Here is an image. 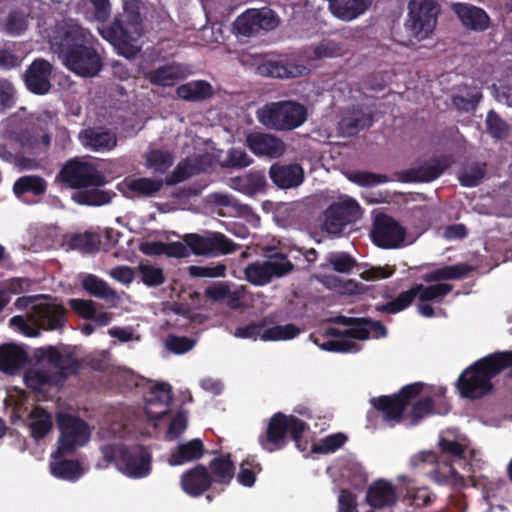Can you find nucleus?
Here are the masks:
<instances>
[{"label":"nucleus","instance_id":"13d9d810","mask_svg":"<svg viewBox=\"0 0 512 512\" xmlns=\"http://www.w3.org/2000/svg\"><path fill=\"white\" fill-rule=\"evenodd\" d=\"M138 272L141 281L148 287H157L165 282L163 269L151 264H139Z\"/></svg>","mask_w":512,"mask_h":512},{"label":"nucleus","instance_id":"6ab92c4d","mask_svg":"<svg viewBox=\"0 0 512 512\" xmlns=\"http://www.w3.org/2000/svg\"><path fill=\"white\" fill-rule=\"evenodd\" d=\"M248 148L257 156L280 158L286 152V144L279 137L268 133H252L246 139Z\"/></svg>","mask_w":512,"mask_h":512},{"label":"nucleus","instance_id":"052dcab7","mask_svg":"<svg viewBox=\"0 0 512 512\" xmlns=\"http://www.w3.org/2000/svg\"><path fill=\"white\" fill-rule=\"evenodd\" d=\"M26 386L34 391H42L52 384V376L41 369L28 370L24 375Z\"/></svg>","mask_w":512,"mask_h":512},{"label":"nucleus","instance_id":"4468645a","mask_svg":"<svg viewBox=\"0 0 512 512\" xmlns=\"http://www.w3.org/2000/svg\"><path fill=\"white\" fill-rule=\"evenodd\" d=\"M188 250L195 255L229 254L237 250V245L222 233L202 236L197 233L186 234L183 238Z\"/></svg>","mask_w":512,"mask_h":512},{"label":"nucleus","instance_id":"423d86ee","mask_svg":"<svg viewBox=\"0 0 512 512\" xmlns=\"http://www.w3.org/2000/svg\"><path fill=\"white\" fill-rule=\"evenodd\" d=\"M56 181L77 191L83 188L100 187L106 183L104 175L94 164L79 158L66 161L57 174Z\"/></svg>","mask_w":512,"mask_h":512},{"label":"nucleus","instance_id":"e2e57ef3","mask_svg":"<svg viewBox=\"0 0 512 512\" xmlns=\"http://www.w3.org/2000/svg\"><path fill=\"white\" fill-rule=\"evenodd\" d=\"M187 415L184 411L177 412L171 419L165 435V439L172 441L180 437L187 429Z\"/></svg>","mask_w":512,"mask_h":512},{"label":"nucleus","instance_id":"f03ea898","mask_svg":"<svg viewBox=\"0 0 512 512\" xmlns=\"http://www.w3.org/2000/svg\"><path fill=\"white\" fill-rule=\"evenodd\" d=\"M100 451L106 466L114 464L120 472L130 478L140 479L151 473L152 455L144 445L113 443L103 445Z\"/></svg>","mask_w":512,"mask_h":512},{"label":"nucleus","instance_id":"0eeeda50","mask_svg":"<svg viewBox=\"0 0 512 512\" xmlns=\"http://www.w3.org/2000/svg\"><path fill=\"white\" fill-rule=\"evenodd\" d=\"M58 427L60 436L57 441V450L52 453L53 459L72 455L90 439L89 426L79 417L62 414L58 417Z\"/></svg>","mask_w":512,"mask_h":512},{"label":"nucleus","instance_id":"b1692460","mask_svg":"<svg viewBox=\"0 0 512 512\" xmlns=\"http://www.w3.org/2000/svg\"><path fill=\"white\" fill-rule=\"evenodd\" d=\"M450 411V405L445 398L438 402L431 396L417 399L407 414L412 426L418 425L423 419L438 414L446 415Z\"/></svg>","mask_w":512,"mask_h":512},{"label":"nucleus","instance_id":"6e6d98bb","mask_svg":"<svg viewBox=\"0 0 512 512\" xmlns=\"http://www.w3.org/2000/svg\"><path fill=\"white\" fill-rule=\"evenodd\" d=\"M70 246L72 249L83 253H95L99 250V237L91 232L75 234L71 237Z\"/></svg>","mask_w":512,"mask_h":512},{"label":"nucleus","instance_id":"7ed1b4c3","mask_svg":"<svg viewBox=\"0 0 512 512\" xmlns=\"http://www.w3.org/2000/svg\"><path fill=\"white\" fill-rule=\"evenodd\" d=\"M258 121L267 129L287 132L304 124L308 117L305 105L293 101L282 100L266 103L256 112Z\"/></svg>","mask_w":512,"mask_h":512},{"label":"nucleus","instance_id":"ddd939ff","mask_svg":"<svg viewBox=\"0 0 512 512\" xmlns=\"http://www.w3.org/2000/svg\"><path fill=\"white\" fill-rule=\"evenodd\" d=\"M279 24L277 14L268 7L261 9H248L239 15L234 28L238 34L251 37L260 34L261 31H271Z\"/></svg>","mask_w":512,"mask_h":512},{"label":"nucleus","instance_id":"9d476101","mask_svg":"<svg viewBox=\"0 0 512 512\" xmlns=\"http://www.w3.org/2000/svg\"><path fill=\"white\" fill-rule=\"evenodd\" d=\"M93 35L74 20H64L57 23L50 36L51 49L64 60L70 51L86 44Z\"/></svg>","mask_w":512,"mask_h":512},{"label":"nucleus","instance_id":"9b49d317","mask_svg":"<svg viewBox=\"0 0 512 512\" xmlns=\"http://www.w3.org/2000/svg\"><path fill=\"white\" fill-rule=\"evenodd\" d=\"M438 13L439 5L435 0H411L405 26L412 36L425 39L434 31Z\"/></svg>","mask_w":512,"mask_h":512},{"label":"nucleus","instance_id":"a878e982","mask_svg":"<svg viewBox=\"0 0 512 512\" xmlns=\"http://www.w3.org/2000/svg\"><path fill=\"white\" fill-rule=\"evenodd\" d=\"M186 76V67L177 62H170L144 73L147 81L161 87H171Z\"/></svg>","mask_w":512,"mask_h":512},{"label":"nucleus","instance_id":"3c124183","mask_svg":"<svg viewBox=\"0 0 512 512\" xmlns=\"http://www.w3.org/2000/svg\"><path fill=\"white\" fill-rule=\"evenodd\" d=\"M300 334V328L293 323L267 328L261 335L263 341L290 340Z\"/></svg>","mask_w":512,"mask_h":512},{"label":"nucleus","instance_id":"c03bdc74","mask_svg":"<svg viewBox=\"0 0 512 512\" xmlns=\"http://www.w3.org/2000/svg\"><path fill=\"white\" fill-rule=\"evenodd\" d=\"M486 172V163L472 162L460 171L458 175L459 183L463 187H476L484 179Z\"/></svg>","mask_w":512,"mask_h":512},{"label":"nucleus","instance_id":"de8ad7c7","mask_svg":"<svg viewBox=\"0 0 512 512\" xmlns=\"http://www.w3.org/2000/svg\"><path fill=\"white\" fill-rule=\"evenodd\" d=\"M261 470V465L255 457H246L240 464L236 477L238 483L244 487H252L255 484L257 473L261 472Z\"/></svg>","mask_w":512,"mask_h":512},{"label":"nucleus","instance_id":"473e14b6","mask_svg":"<svg viewBox=\"0 0 512 512\" xmlns=\"http://www.w3.org/2000/svg\"><path fill=\"white\" fill-rule=\"evenodd\" d=\"M82 143L93 151H106L113 149L117 144L114 133L104 128H88L81 133Z\"/></svg>","mask_w":512,"mask_h":512},{"label":"nucleus","instance_id":"79ce46f5","mask_svg":"<svg viewBox=\"0 0 512 512\" xmlns=\"http://www.w3.org/2000/svg\"><path fill=\"white\" fill-rule=\"evenodd\" d=\"M50 469L53 476L68 481H75L82 474L81 465L77 460L54 459L50 463Z\"/></svg>","mask_w":512,"mask_h":512},{"label":"nucleus","instance_id":"bb28decb","mask_svg":"<svg viewBox=\"0 0 512 512\" xmlns=\"http://www.w3.org/2000/svg\"><path fill=\"white\" fill-rule=\"evenodd\" d=\"M419 458L424 463H436V467L430 472L431 478L434 482L440 485H457L463 481L456 469L449 463L438 462V456L435 452H422Z\"/></svg>","mask_w":512,"mask_h":512},{"label":"nucleus","instance_id":"1a4fd4ad","mask_svg":"<svg viewBox=\"0 0 512 512\" xmlns=\"http://www.w3.org/2000/svg\"><path fill=\"white\" fill-rule=\"evenodd\" d=\"M423 390V383L415 382L402 387L393 395H383L371 399L372 406L379 411L384 420L400 422L410 402Z\"/></svg>","mask_w":512,"mask_h":512},{"label":"nucleus","instance_id":"ea45409f","mask_svg":"<svg viewBox=\"0 0 512 512\" xmlns=\"http://www.w3.org/2000/svg\"><path fill=\"white\" fill-rule=\"evenodd\" d=\"M46 189L47 183L45 179L38 175L22 176L13 185V191L18 198H22L28 193L40 196L46 192Z\"/></svg>","mask_w":512,"mask_h":512},{"label":"nucleus","instance_id":"8fccbe9b","mask_svg":"<svg viewBox=\"0 0 512 512\" xmlns=\"http://www.w3.org/2000/svg\"><path fill=\"white\" fill-rule=\"evenodd\" d=\"M29 18L30 14L22 10L10 11L5 19V32L13 36L21 35L28 28Z\"/></svg>","mask_w":512,"mask_h":512},{"label":"nucleus","instance_id":"864d4df0","mask_svg":"<svg viewBox=\"0 0 512 512\" xmlns=\"http://www.w3.org/2000/svg\"><path fill=\"white\" fill-rule=\"evenodd\" d=\"M348 440L342 432L334 433L322 438L318 443L312 445V452L319 454H330L340 449Z\"/></svg>","mask_w":512,"mask_h":512},{"label":"nucleus","instance_id":"0e129e2a","mask_svg":"<svg viewBox=\"0 0 512 512\" xmlns=\"http://www.w3.org/2000/svg\"><path fill=\"white\" fill-rule=\"evenodd\" d=\"M192 169V165L187 160L180 161L172 173L164 179L165 184L167 186H173L184 182L193 175Z\"/></svg>","mask_w":512,"mask_h":512},{"label":"nucleus","instance_id":"2eb2a0df","mask_svg":"<svg viewBox=\"0 0 512 512\" xmlns=\"http://www.w3.org/2000/svg\"><path fill=\"white\" fill-rule=\"evenodd\" d=\"M172 389L168 383L153 385L145 396V414L148 420H161L170 412Z\"/></svg>","mask_w":512,"mask_h":512},{"label":"nucleus","instance_id":"393cba45","mask_svg":"<svg viewBox=\"0 0 512 512\" xmlns=\"http://www.w3.org/2000/svg\"><path fill=\"white\" fill-rule=\"evenodd\" d=\"M212 484L220 486L223 491L235 477L236 467L230 453H219L207 466Z\"/></svg>","mask_w":512,"mask_h":512},{"label":"nucleus","instance_id":"bf43d9fd","mask_svg":"<svg viewBox=\"0 0 512 512\" xmlns=\"http://www.w3.org/2000/svg\"><path fill=\"white\" fill-rule=\"evenodd\" d=\"M485 124L487 132L494 139H504L508 135V125L494 110L487 113Z\"/></svg>","mask_w":512,"mask_h":512},{"label":"nucleus","instance_id":"aec40b11","mask_svg":"<svg viewBox=\"0 0 512 512\" xmlns=\"http://www.w3.org/2000/svg\"><path fill=\"white\" fill-rule=\"evenodd\" d=\"M306 67L291 61L287 57L268 59L257 65V74L265 77L289 79L303 75Z\"/></svg>","mask_w":512,"mask_h":512},{"label":"nucleus","instance_id":"39448f33","mask_svg":"<svg viewBox=\"0 0 512 512\" xmlns=\"http://www.w3.org/2000/svg\"><path fill=\"white\" fill-rule=\"evenodd\" d=\"M361 215L359 203L350 196L342 195L323 211L320 217L321 229L330 235L339 236L349 224L357 221Z\"/></svg>","mask_w":512,"mask_h":512},{"label":"nucleus","instance_id":"4be33fe9","mask_svg":"<svg viewBox=\"0 0 512 512\" xmlns=\"http://www.w3.org/2000/svg\"><path fill=\"white\" fill-rule=\"evenodd\" d=\"M271 181L281 189H290L300 186L305 178L303 167L298 163H273L269 168Z\"/></svg>","mask_w":512,"mask_h":512},{"label":"nucleus","instance_id":"dca6fc26","mask_svg":"<svg viewBox=\"0 0 512 512\" xmlns=\"http://www.w3.org/2000/svg\"><path fill=\"white\" fill-rule=\"evenodd\" d=\"M52 65L43 58L35 59L24 73L26 88L35 95H45L51 90Z\"/></svg>","mask_w":512,"mask_h":512},{"label":"nucleus","instance_id":"49530a36","mask_svg":"<svg viewBox=\"0 0 512 512\" xmlns=\"http://www.w3.org/2000/svg\"><path fill=\"white\" fill-rule=\"evenodd\" d=\"M418 299L421 302L437 301L447 296L452 290L453 285L448 283H436L429 286L416 284Z\"/></svg>","mask_w":512,"mask_h":512},{"label":"nucleus","instance_id":"37998d69","mask_svg":"<svg viewBox=\"0 0 512 512\" xmlns=\"http://www.w3.org/2000/svg\"><path fill=\"white\" fill-rule=\"evenodd\" d=\"M83 289L90 295L100 299H114L116 291L101 278L88 274L81 282Z\"/></svg>","mask_w":512,"mask_h":512},{"label":"nucleus","instance_id":"412c9836","mask_svg":"<svg viewBox=\"0 0 512 512\" xmlns=\"http://www.w3.org/2000/svg\"><path fill=\"white\" fill-rule=\"evenodd\" d=\"M365 501L373 509L392 508L398 501L396 487L388 480L377 479L367 488Z\"/></svg>","mask_w":512,"mask_h":512},{"label":"nucleus","instance_id":"a19ab883","mask_svg":"<svg viewBox=\"0 0 512 512\" xmlns=\"http://www.w3.org/2000/svg\"><path fill=\"white\" fill-rule=\"evenodd\" d=\"M104 36L120 49H128L130 54H135L134 47L130 45L131 35L123 23L115 19L110 27L104 30Z\"/></svg>","mask_w":512,"mask_h":512},{"label":"nucleus","instance_id":"c9c22d12","mask_svg":"<svg viewBox=\"0 0 512 512\" xmlns=\"http://www.w3.org/2000/svg\"><path fill=\"white\" fill-rule=\"evenodd\" d=\"M176 95L189 102H198L213 96L212 85L205 80H194L181 84L176 89Z\"/></svg>","mask_w":512,"mask_h":512},{"label":"nucleus","instance_id":"a18cd8bd","mask_svg":"<svg viewBox=\"0 0 512 512\" xmlns=\"http://www.w3.org/2000/svg\"><path fill=\"white\" fill-rule=\"evenodd\" d=\"M174 158L169 151L160 149L150 150L146 155V164L154 174H165L173 165Z\"/></svg>","mask_w":512,"mask_h":512},{"label":"nucleus","instance_id":"09e8293b","mask_svg":"<svg viewBox=\"0 0 512 512\" xmlns=\"http://www.w3.org/2000/svg\"><path fill=\"white\" fill-rule=\"evenodd\" d=\"M164 184L165 181L162 179L141 177L129 181L127 188L138 195L152 196L159 192Z\"/></svg>","mask_w":512,"mask_h":512},{"label":"nucleus","instance_id":"603ef678","mask_svg":"<svg viewBox=\"0 0 512 512\" xmlns=\"http://www.w3.org/2000/svg\"><path fill=\"white\" fill-rule=\"evenodd\" d=\"M339 124L345 134L352 136L357 134L360 130L370 127L372 121L364 113L358 111L353 112L350 116L343 117Z\"/></svg>","mask_w":512,"mask_h":512},{"label":"nucleus","instance_id":"7c9ffc66","mask_svg":"<svg viewBox=\"0 0 512 512\" xmlns=\"http://www.w3.org/2000/svg\"><path fill=\"white\" fill-rule=\"evenodd\" d=\"M361 324H355L351 328L346 329V338L349 340H367L370 337L379 339L387 335L386 326L378 320L369 317H359Z\"/></svg>","mask_w":512,"mask_h":512},{"label":"nucleus","instance_id":"4d7b16f0","mask_svg":"<svg viewBox=\"0 0 512 512\" xmlns=\"http://www.w3.org/2000/svg\"><path fill=\"white\" fill-rule=\"evenodd\" d=\"M271 277H282L289 274L293 268V263L288 259L286 254L275 252L269 255L266 261Z\"/></svg>","mask_w":512,"mask_h":512},{"label":"nucleus","instance_id":"f257e3e1","mask_svg":"<svg viewBox=\"0 0 512 512\" xmlns=\"http://www.w3.org/2000/svg\"><path fill=\"white\" fill-rule=\"evenodd\" d=\"M512 366V350L495 351L466 367L455 386L466 399H481L490 395L495 387L493 378Z\"/></svg>","mask_w":512,"mask_h":512},{"label":"nucleus","instance_id":"5fc2aeb1","mask_svg":"<svg viewBox=\"0 0 512 512\" xmlns=\"http://www.w3.org/2000/svg\"><path fill=\"white\" fill-rule=\"evenodd\" d=\"M244 273L247 281L257 286L266 285L272 279L266 261L263 263L255 262L249 264L245 268Z\"/></svg>","mask_w":512,"mask_h":512},{"label":"nucleus","instance_id":"c756f323","mask_svg":"<svg viewBox=\"0 0 512 512\" xmlns=\"http://www.w3.org/2000/svg\"><path fill=\"white\" fill-rule=\"evenodd\" d=\"M229 186L248 196L263 192L266 187V176L262 171H250L240 176L231 177Z\"/></svg>","mask_w":512,"mask_h":512},{"label":"nucleus","instance_id":"2f4dec72","mask_svg":"<svg viewBox=\"0 0 512 512\" xmlns=\"http://www.w3.org/2000/svg\"><path fill=\"white\" fill-rule=\"evenodd\" d=\"M373 0H329L332 13L339 19L351 21L363 15Z\"/></svg>","mask_w":512,"mask_h":512},{"label":"nucleus","instance_id":"f8f14e48","mask_svg":"<svg viewBox=\"0 0 512 512\" xmlns=\"http://www.w3.org/2000/svg\"><path fill=\"white\" fill-rule=\"evenodd\" d=\"M406 236V229L392 216L379 213L375 216L370 231L374 245L382 249L399 248Z\"/></svg>","mask_w":512,"mask_h":512},{"label":"nucleus","instance_id":"4c0bfd02","mask_svg":"<svg viewBox=\"0 0 512 512\" xmlns=\"http://www.w3.org/2000/svg\"><path fill=\"white\" fill-rule=\"evenodd\" d=\"M29 420L31 436L37 441L43 439L53 427L51 414L39 406L30 412Z\"/></svg>","mask_w":512,"mask_h":512},{"label":"nucleus","instance_id":"f704fd0d","mask_svg":"<svg viewBox=\"0 0 512 512\" xmlns=\"http://www.w3.org/2000/svg\"><path fill=\"white\" fill-rule=\"evenodd\" d=\"M473 267L467 263H457L454 265H446L434 269L422 276L426 283L439 282L444 280H459L466 277L473 271Z\"/></svg>","mask_w":512,"mask_h":512},{"label":"nucleus","instance_id":"e433bc0d","mask_svg":"<svg viewBox=\"0 0 512 512\" xmlns=\"http://www.w3.org/2000/svg\"><path fill=\"white\" fill-rule=\"evenodd\" d=\"M83 188L72 195V200L79 205L101 206L111 202L116 196L113 191L100 190L98 187Z\"/></svg>","mask_w":512,"mask_h":512},{"label":"nucleus","instance_id":"72a5a7b5","mask_svg":"<svg viewBox=\"0 0 512 512\" xmlns=\"http://www.w3.org/2000/svg\"><path fill=\"white\" fill-rule=\"evenodd\" d=\"M453 10L462 24L470 29L483 31L488 26L489 17L482 8L457 3L453 5Z\"/></svg>","mask_w":512,"mask_h":512},{"label":"nucleus","instance_id":"338daca9","mask_svg":"<svg viewBox=\"0 0 512 512\" xmlns=\"http://www.w3.org/2000/svg\"><path fill=\"white\" fill-rule=\"evenodd\" d=\"M408 495L413 505L417 508L430 506L436 499V494L430 491L428 487H418L408 490Z\"/></svg>","mask_w":512,"mask_h":512},{"label":"nucleus","instance_id":"5701e85b","mask_svg":"<svg viewBox=\"0 0 512 512\" xmlns=\"http://www.w3.org/2000/svg\"><path fill=\"white\" fill-rule=\"evenodd\" d=\"M66 314V308L60 304L39 303L33 306L35 321L46 330L62 328L66 323Z\"/></svg>","mask_w":512,"mask_h":512},{"label":"nucleus","instance_id":"6e6552de","mask_svg":"<svg viewBox=\"0 0 512 512\" xmlns=\"http://www.w3.org/2000/svg\"><path fill=\"white\" fill-rule=\"evenodd\" d=\"M101 44L93 36L86 44H82L63 60L66 68L81 77H94L103 68V58L100 53Z\"/></svg>","mask_w":512,"mask_h":512},{"label":"nucleus","instance_id":"a211bd4d","mask_svg":"<svg viewBox=\"0 0 512 512\" xmlns=\"http://www.w3.org/2000/svg\"><path fill=\"white\" fill-rule=\"evenodd\" d=\"M209 470L204 464H197L185 470L180 476V487L190 497H200L212 487Z\"/></svg>","mask_w":512,"mask_h":512},{"label":"nucleus","instance_id":"c85d7f7f","mask_svg":"<svg viewBox=\"0 0 512 512\" xmlns=\"http://www.w3.org/2000/svg\"><path fill=\"white\" fill-rule=\"evenodd\" d=\"M205 447L201 439L194 438L180 443L172 450L167 462L170 466H181L188 462L197 461L204 456Z\"/></svg>","mask_w":512,"mask_h":512},{"label":"nucleus","instance_id":"20e7f679","mask_svg":"<svg viewBox=\"0 0 512 512\" xmlns=\"http://www.w3.org/2000/svg\"><path fill=\"white\" fill-rule=\"evenodd\" d=\"M308 429L309 425L304 420L276 412L269 419L265 432L259 435L258 441L265 451L273 453L286 447L288 434L294 442H300L299 434Z\"/></svg>","mask_w":512,"mask_h":512},{"label":"nucleus","instance_id":"774afa93","mask_svg":"<svg viewBox=\"0 0 512 512\" xmlns=\"http://www.w3.org/2000/svg\"><path fill=\"white\" fill-rule=\"evenodd\" d=\"M339 47L330 41H324L310 49L308 57L312 60L331 58L338 55Z\"/></svg>","mask_w":512,"mask_h":512},{"label":"nucleus","instance_id":"69168bd1","mask_svg":"<svg viewBox=\"0 0 512 512\" xmlns=\"http://www.w3.org/2000/svg\"><path fill=\"white\" fill-rule=\"evenodd\" d=\"M267 326V319L264 318L261 321L254 323L251 322L245 326H239L235 329V336L242 339H254L257 337L261 338L265 327Z\"/></svg>","mask_w":512,"mask_h":512},{"label":"nucleus","instance_id":"680f3d73","mask_svg":"<svg viewBox=\"0 0 512 512\" xmlns=\"http://www.w3.org/2000/svg\"><path fill=\"white\" fill-rule=\"evenodd\" d=\"M322 350L329 351V352H340V353H347V352H357L360 350V346L355 343L353 340H349L347 338L343 339H330L326 340L323 343H318Z\"/></svg>","mask_w":512,"mask_h":512},{"label":"nucleus","instance_id":"58836bf2","mask_svg":"<svg viewBox=\"0 0 512 512\" xmlns=\"http://www.w3.org/2000/svg\"><path fill=\"white\" fill-rule=\"evenodd\" d=\"M418 298L416 284L410 289L402 291L398 296L386 303L377 304L375 310L379 313L397 314L410 307Z\"/></svg>","mask_w":512,"mask_h":512},{"label":"nucleus","instance_id":"f3484780","mask_svg":"<svg viewBox=\"0 0 512 512\" xmlns=\"http://www.w3.org/2000/svg\"><path fill=\"white\" fill-rule=\"evenodd\" d=\"M450 166L446 157L432 158L422 165L403 170L399 173V180L404 183L431 182L439 178Z\"/></svg>","mask_w":512,"mask_h":512},{"label":"nucleus","instance_id":"cd10ccee","mask_svg":"<svg viewBox=\"0 0 512 512\" xmlns=\"http://www.w3.org/2000/svg\"><path fill=\"white\" fill-rule=\"evenodd\" d=\"M28 354L19 345L6 343L0 346V371L14 375L27 363Z\"/></svg>","mask_w":512,"mask_h":512}]
</instances>
